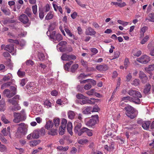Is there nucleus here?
Masks as SVG:
<instances>
[{
	"label": "nucleus",
	"mask_w": 154,
	"mask_h": 154,
	"mask_svg": "<svg viewBox=\"0 0 154 154\" xmlns=\"http://www.w3.org/2000/svg\"><path fill=\"white\" fill-rule=\"evenodd\" d=\"M54 124L56 127H57L60 124V120L59 119H55L54 120Z\"/></svg>",
	"instance_id": "nucleus-41"
},
{
	"label": "nucleus",
	"mask_w": 154,
	"mask_h": 154,
	"mask_svg": "<svg viewBox=\"0 0 154 154\" xmlns=\"http://www.w3.org/2000/svg\"><path fill=\"white\" fill-rule=\"evenodd\" d=\"M65 31L66 33L67 34L69 35L70 37H72L73 34L68 29L65 28Z\"/></svg>",
	"instance_id": "nucleus-54"
},
{
	"label": "nucleus",
	"mask_w": 154,
	"mask_h": 154,
	"mask_svg": "<svg viewBox=\"0 0 154 154\" xmlns=\"http://www.w3.org/2000/svg\"><path fill=\"white\" fill-rule=\"evenodd\" d=\"M17 74L19 77L22 78L25 76V73L24 71H22L20 69L18 70Z\"/></svg>",
	"instance_id": "nucleus-30"
},
{
	"label": "nucleus",
	"mask_w": 154,
	"mask_h": 154,
	"mask_svg": "<svg viewBox=\"0 0 154 154\" xmlns=\"http://www.w3.org/2000/svg\"><path fill=\"white\" fill-rule=\"evenodd\" d=\"M47 34L48 36L50 37V38L51 40L53 41H57L59 42L63 39V37L61 35L58 33L56 34V32L55 31H52L51 32L48 31L47 32Z\"/></svg>",
	"instance_id": "nucleus-1"
},
{
	"label": "nucleus",
	"mask_w": 154,
	"mask_h": 154,
	"mask_svg": "<svg viewBox=\"0 0 154 154\" xmlns=\"http://www.w3.org/2000/svg\"><path fill=\"white\" fill-rule=\"evenodd\" d=\"M82 131H85L87 134L89 136H91L92 135V133L91 131L86 128H82Z\"/></svg>",
	"instance_id": "nucleus-27"
},
{
	"label": "nucleus",
	"mask_w": 154,
	"mask_h": 154,
	"mask_svg": "<svg viewBox=\"0 0 154 154\" xmlns=\"http://www.w3.org/2000/svg\"><path fill=\"white\" fill-rule=\"evenodd\" d=\"M32 11L33 14H36L37 12V6L35 5L32 6Z\"/></svg>",
	"instance_id": "nucleus-56"
},
{
	"label": "nucleus",
	"mask_w": 154,
	"mask_h": 154,
	"mask_svg": "<svg viewBox=\"0 0 154 154\" xmlns=\"http://www.w3.org/2000/svg\"><path fill=\"white\" fill-rule=\"evenodd\" d=\"M61 59L63 60L69 61V55L64 54L61 56Z\"/></svg>",
	"instance_id": "nucleus-33"
},
{
	"label": "nucleus",
	"mask_w": 154,
	"mask_h": 154,
	"mask_svg": "<svg viewBox=\"0 0 154 154\" xmlns=\"http://www.w3.org/2000/svg\"><path fill=\"white\" fill-rule=\"evenodd\" d=\"M151 88V85L149 83H147L144 87L143 93L146 95L149 94L150 93Z\"/></svg>",
	"instance_id": "nucleus-12"
},
{
	"label": "nucleus",
	"mask_w": 154,
	"mask_h": 154,
	"mask_svg": "<svg viewBox=\"0 0 154 154\" xmlns=\"http://www.w3.org/2000/svg\"><path fill=\"white\" fill-rule=\"evenodd\" d=\"M26 82L27 80L26 79H23L21 81L20 85H21V86H23L25 85Z\"/></svg>",
	"instance_id": "nucleus-62"
},
{
	"label": "nucleus",
	"mask_w": 154,
	"mask_h": 154,
	"mask_svg": "<svg viewBox=\"0 0 154 154\" xmlns=\"http://www.w3.org/2000/svg\"><path fill=\"white\" fill-rule=\"evenodd\" d=\"M89 75V74L85 75L84 73L81 74L78 77L79 79H82L85 78L86 77L88 76Z\"/></svg>",
	"instance_id": "nucleus-47"
},
{
	"label": "nucleus",
	"mask_w": 154,
	"mask_h": 154,
	"mask_svg": "<svg viewBox=\"0 0 154 154\" xmlns=\"http://www.w3.org/2000/svg\"><path fill=\"white\" fill-rule=\"evenodd\" d=\"M44 9L45 12L49 11L50 9V6L48 4H46L45 7Z\"/></svg>",
	"instance_id": "nucleus-64"
},
{
	"label": "nucleus",
	"mask_w": 154,
	"mask_h": 154,
	"mask_svg": "<svg viewBox=\"0 0 154 154\" xmlns=\"http://www.w3.org/2000/svg\"><path fill=\"white\" fill-rule=\"evenodd\" d=\"M38 57L40 60H43L45 58V56L44 54L40 52L38 53Z\"/></svg>",
	"instance_id": "nucleus-44"
},
{
	"label": "nucleus",
	"mask_w": 154,
	"mask_h": 154,
	"mask_svg": "<svg viewBox=\"0 0 154 154\" xmlns=\"http://www.w3.org/2000/svg\"><path fill=\"white\" fill-rule=\"evenodd\" d=\"M26 65L27 66H31L33 65L34 63L31 60H27L26 61Z\"/></svg>",
	"instance_id": "nucleus-55"
},
{
	"label": "nucleus",
	"mask_w": 154,
	"mask_h": 154,
	"mask_svg": "<svg viewBox=\"0 0 154 154\" xmlns=\"http://www.w3.org/2000/svg\"><path fill=\"white\" fill-rule=\"evenodd\" d=\"M140 81L138 79H135L132 81L131 84L135 86H137L140 84Z\"/></svg>",
	"instance_id": "nucleus-42"
},
{
	"label": "nucleus",
	"mask_w": 154,
	"mask_h": 154,
	"mask_svg": "<svg viewBox=\"0 0 154 154\" xmlns=\"http://www.w3.org/2000/svg\"><path fill=\"white\" fill-rule=\"evenodd\" d=\"M129 64V60L128 58L125 59L124 62V65L125 69H126Z\"/></svg>",
	"instance_id": "nucleus-48"
},
{
	"label": "nucleus",
	"mask_w": 154,
	"mask_h": 154,
	"mask_svg": "<svg viewBox=\"0 0 154 154\" xmlns=\"http://www.w3.org/2000/svg\"><path fill=\"white\" fill-rule=\"evenodd\" d=\"M149 39V36L148 35L146 36L141 41L140 43L142 45L144 44L146 42H147Z\"/></svg>",
	"instance_id": "nucleus-45"
},
{
	"label": "nucleus",
	"mask_w": 154,
	"mask_h": 154,
	"mask_svg": "<svg viewBox=\"0 0 154 154\" xmlns=\"http://www.w3.org/2000/svg\"><path fill=\"white\" fill-rule=\"evenodd\" d=\"M108 67L106 64L97 65L96 66V69L100 71H105L108 69Z\"/></svg>",
	"instance_id": "nucleus-13"
},
{
	"label": "nucleus",
	"mask_w": 154,
	"mask_h": 154,
	"mask_svg": "<svg viewBox=\"0 0 154 154\" xmlns=\"http://www.w3.org/2000/svg\"><path fill=\"white\" fill-rule=\"evenodd\" d=\"M19 20L23 24H26L25 26L26 27L29 26L30 24V22L28 17L24 14H23L19 16Z\"/></svg>",
	"instance_id": "nucleus-4"
},
{
	"label": "nucleus",
	"mask_w": 154,
	"mask_h": 154,
	"mask_svg": "<svg viewBox=\"0 0 154 154\" xmlns=\"http://www.w3.org/2000/svg\"><path fill=\"white\" fill-rule=\"evenodd\" d=\"M94 91V89H92L89 91H87L86 92V93L89 96H91L93 94Z\"/></svg>",
	"instance_id": "nucleus-53"
},
{
	"label": "nucleus",
	"mask_w": 154,
	"mask_h": 154,
	"mask_svg": "<svg viewBox=\"0 0 154 154\" xmlns=\"http://www.w3.org/2000/svg\"><path fill=\"white\" fill-rule=\"evenodd\" d=\"M44 105L45 107H46L47 108H49L51 106V103L48 100H46L45 101Z\"/></svg>",
	"instance_id": "nucleus-29"
},
{
	"label": "nucleus",
	"mask_w": 154,
	"mask_h": 154,
	"mask_svg": "<svg viewBox=\"0 0 154 154\" xmlns=\"http://www.w3.org/2000/svg\"><path fill=\"white\" fill-rule=\"evenodd\" d=\"M1 10L5 15H9L11 14L10 11L8 8H2Z\"/></svg>",
	"instance_id": "nucleus-32"
},
{
	"label": "nucleus",
	"mask_w": 154,
	"mask_h": 154,
	"mask_svg": "<svg viewBox=\"0 0 154 154\" xmlns=\"http://www.w3.org/2000/svg\"><path fill=\"white\" fill-rule=\"evenodd\" d=\"M91 87V84H89L85 85L84 86V88L85 90H88L90 89Z\"/></svg>",
	"instance_id": "nucleus-59"
},
{
	"label": "nucleus",
	"mask_w": 154,
	"mask_h": 154,
	"mask_svg": "<svg viewBox=\"0 0 154 154\" xmlns=\"http://www.w3.org/2000/svg\"><path fill=\"white\" fill-rule=\"evenodd\" d=\"M149 19L148 20L149 21L154 22V13H152L149 14Z\"/></svg>",
	"instance_id": "nucleus-38"
},
{
	"label": "nucleus",
	"mask_w": 154,
	"mask_h": 154,
	"mask_svg": "<svg viewBox=\"0 0 154 154\" xmlns=\"http://www.w3.org/2000/svg\"><path fill=\"white\" fill-rule=\"evenodd\" d=\"M72 128V123L70 122H68L67 125V129L68 132L71 135L73 134Z\"/></svg>",
	"instance_id": "nucleus-18"
},
{
	"label": "nucleus",
	"mask_w": 154,
	"mask_h": 154,
	"mask_svg": "<svg viewBox=\"0 0 154 154\" xmlns=\"http://www.w3.org/2000/svg\"><path fill=\"white\" fill-rule=\"evenodd\" d=\"M76 98L79 99L83 100L84 99H86L88 98V97L83 95L82 94H78L76 95Z\"/></svg>",
	"instance_id": "nucleus-34"
},
{
	"label": "nucleus",
	"mask_w": 154,
	"mask_h": 154,
	"mask_svg": "<svg viewBox=\"0 0 154 154\" xmlns=\"http://www.w3.org/2000/svg\"><path fill=\"white\" fill-rule=\"evenodd\" d=\"M53 125V123L51 120H49L47 122L46 124L45 125V128L47 129H49L51 128Z\"/></svg>",
	"instance_id": "nucleus-26"
},
{
	"label": "nucleus",
	"mask_w": 154,
	"mask_h": 154,
	"mask_svg": "<svg viewBox=\"0 0 154 154\" xmlns=\"http://www.w3.org/2000/svg\"><path fill=\"white\" fill-rule=\"evenodd\" d=\"M146 75L145 73L143 72L140 71L139 73V77L140 79H141L144 77L146 76Z\"/></svg>",
	"instance_id": "nucleus-61"
},
{
	"label": "nucleus",
	"mask_w": 154,
	"mask_h": 154,
	"mask_svg": "<svg viewBox=\"0 0 154 154\" xmlns=\"http://www.w3.org/2000/svg\"><path fill=\"white\" fill-rule=\"evenodd\" d=\"M73 61H70L69 62L66 64L64 66L65 69L66 70H68L69 68L70 65L73 63Z\"/></svg>",
	"instance_id": "nucleus-40"
},
{
	"label": "nucleus",
	"mask_w": 154,
	"mask_h": 154,
	"mask_svg": "<svg viewBox=\"0 0 154 154\" xmlns=\"http://www.w3.org/2000/svg\"><path fill=\"white\" fill-rule=\"evenodd\" d=\"M19 112H14L13 114V116L14 117V119L13 121L15 123H18L20 122L23 121L20 116Z\"/></svg>",
	"instance_id": "nucleus-10"
},
{
	"label": "nucleus",
	"mask_w": 154,
	"mask_h": 154,
	"mask_svg": "<svg viewBox=\"0 0 154 154\" xmlns=\"http://www.w3.org/2000/svg\"><path fill=\"white\" fill-rule=\"evenodd\" d=\"M142 54V52L141 51L139 50L137 51L136 53H134L133 54V55L134 56L139 57Z\"/></svg>",
	"instance_id": "nucleus-63"
},
{
	"label": "nucleus",
	"mask_w": 154,
	"mask_h": 154,
	"mask_svg": "<svg viewBox=\"0 0 154 154\" xmlns=\"http://www.w3.org/2000/svg\"><path fill=\"white\" fill-rule=\"evenodd\" d=\"M100 110L99 108L98 107V106H94L93 109L91 108V112H97Z\"/></svg>",
	"instance_id": "nucleus-52"
},
{
	"label": "nucleus",
	"mask_w": 154,
	"mask_h": 154,
	"mask_svg": "<svg viewBox=\"0 0 154 154\" xmlns=\"http://www.w3.org/2000/svg\"><path fill=\"white\" fill-rule=\"evenodd\" d=\"M38 143V141L35 140L33 141L30 142L29 145L31 146H34L37 145Z\"/></svg>",
	"instance_id": "nucleus-50"
},
{
	"label": "nucleus",
	"mask_w": 154,
	"mask_h": 154,
	"mask_svg": "<svg viewBox=\"0 0 154 154\" xmlns=\"http://www.w3.org/2000/svg\"><path fill=\"white\" fill-rule=\"evenodd\" d=\"M88 119L85 120V124L88 126L92 127L98 121V115H96L92 116V119L89 121H87Z\"/></svg>",
	"instance_id": "nucleus-3"
},
{
	"label": "nucleus",
	"mask_w": 154,
	"mask_h": 154,
	"mask_svg": "<svg viewBox=\"0 0 154 154\" xmlns=\"http://www.w3.org/2000/svg\"><path fill=\"white\" fill-rule=\"evenodd\" d=\"M1 47L2 49H4L10 53L13 51L14 49V45L12 44L6 45L3 44L1 45Z\"/></svg>",
	"instance_id": "nucleus-9"
},
{
	"label": "nucleus",
	"mask_w": 154,
	"mask_h": 154,
	"mask_svg": "<svg viewBox=\"0 0 154 154\" xmlns=\"http://www.w3.org/2000/svg\"><path fill=\"white\" fill-rule=\"evenodd\" d=\"M75 132H78L80 130V129L82 127V124L80 123H79L76 122H75Z\"/></svg>",
	"instance_id": "nucleus-21"
},
{
	"label": "nucleus",
	"mask_w": 154,
	"mask_h": 154,
	"mask_svg": "<svg viewBox=\"0 0 154 154\" xmlns=\"http://www.w3.org/2000/svg\"><path fill=\"white\" fill-rule=\"evenodd\" d=\"M147 29L148 27L146 26H143L141 28L140 32L141 37H142L143 36L144 33Z\"/></svg>",
	"instance_id": "nucleus-25"
},
{
	"label": "nucleus",
	"mask_w": 154,
	"mask_h": 154,
	"mask_svg": "<svg viewBox=\"0 0 154 154\" xmlns=\"http://www.w3.org/2000/svg\"><path fill=\"white\" fill-rule=\"evenodd\" d=\"M48 134L52 136L57 134V130L56 129H51L48 131Z\"/></svg>",
	"instance_id": "nucleus-36"
},
{
	"label": "nucleus",
	"mask_w": 154,
	"mask_h": 154,
	"mask_svg": "<svg viewBox=\"0 0 154 154\" xmlns=\"http://www.w3.org/2000/svg\"><path fill=\"white\" fill-rule=\"evenodd\" d=\"M36 111L38 114H41L43 112V110L42 109V107L38 105L37 106L36 109Z\"/></svg>",
	"instance_id": "nucleus-28"
},
{
	"label": "nucleus",
	"mask_w": 154,
	"mask_h": 154,
	"mask_svg": "<svg viewBox=\"0 0 154 154\" xmlns=\"http://www.w3.org/2000/svg\"><path fill=\"white\" fill-rule=\"evenodd\" d=\"M39 131V134H40L41 135L43 136L45 134V130L43 128H41V129L40 131Z\"/></svg>",
	"instance_id": "nucleus-58"
},
{
	"label": "nucleus",
	"mask_w": 154,
	"mask_h": 154,
	"mask_svg": "<svg viewBox=\"0 0 154 154\" xmlns=\"http://www.w3.org/2000/svg\"><path fill=\"white\" fill-rule=\"evenodd\" d=\"M120 55V53L118 51H116L115 52L114 55L113 59L118 58Z\"/></svg>",
	"instance_id": "nucleus-60"
},
{
	"label": "nucleus",
	"mask_w": 154,
	"mask_h": 154,
	"mask_svg": "<svg viewBox=\"0 0 154 154\" xmlns=\"http://www.w3.org/2000/svg\"><path fill=\"white\" fill-rule=\"evenodd\" d=\"M24 13L26 14L28 17H30L32 14L31 12L30 9L29 8H26V10L24 12Z\"/></svg>",
	"instance_id": "nucleus-39"
},
{
	"label": "nucleus",
	"mask_w": 154,
	"mask_h": 154,
	"mask_svg": "<svg viewBox=\"0 0 154 154\" xmlns=\"http://www.w3.org/2000/svg\"><path fill=\"white\" fill-rule=\"evenodd\" d=\"M137 60L140 63L142 64H146L150 60V57L146 55H144L138 58Z\"/></svg>",
	"instance_id": "nucleus-8"
},
{
	"label": "nucleus",
	"mask_w": 154,
	"mask_h": 154,
	"mask_svg": "<svg viewBox=\"0 0 154 154\" xmlns=\"http://www.w3.org/2000/svg\"><path fill=\"white\" fill-rule=\"evenodd\" d=\"M111 5H117L120 8L123 7L126 5V3L125 2L120 3L117 2H112L111 3Z\"/></svg>",
	"instance_id": "nucleus-19"
},
{
	"label": "nucleus",
	"mask_w": 154,
	"mask_h": 154,
	"mask_svg": "<svg viewBox=\"0 0 154 154\" xmlns=\"http://www.w3.org/2000/svg\"><path fill=\"white\" fill-rule=\"evenodd\" d=\"M53 17V14L52 12L48 13L45 17V20H48L52 19Z\"/></svg>",
	"instance_id": "nucleus-31"
},
{
	"label": "nucleus",
	"mask_w": 154,
	"mask_h": 154,
	"mask_svg": "<svg viewBox=\"0 0 154 154\" xmlns=\"http://www.w3.org/2000/svg\"><path fill=\"white\" fill-rule=\"evenodd\" d=\"M90 50L92 53H93V55H94L97 54L98 52V50L95 48H91Z\"/></svg>",
	"instance_id": "nucleus-51"
},
{
	"label": "nucleus",
	"mask_w": 154,
	"mask_h": 154,
	"mask_svg": "<svg viewBox=\"0 0 154 154\" xmlns=\"http://www.w3.org/2000/svg\"><path fill=\"white\" fill-rule=\"evenodd\" d=\"M128 93L130 96H132L131 98H133L135 99H140L139 98H141L142 95L140 93L132 89L130 90L128 92Z\"/></svg>",
	"instance_id": "nucleus-5"
},
{
	"label": "nucleus",
	"mask_w": 154,
	"mask_h": 154,
	"mask_svg": "<svg viewBox=\"0 0 154 154\" xmlns=\"http://www.w3.org/2000/svg\"><path fill=\"white\" fill-rule=\"evenodd\" d=\"M4 95L8 98H10L15 94V93L12 92L11 91L8 89H6L4 90L3 92Z\"/></svg>",
	"instance_id": "nucleus-11"
},
{
	"label": "nucleus",
	"mask_w": 154,
	"mask_h": 154,
	"mask_svg": "<svg viewBox=\"0 0 154 154\" xmlns=\"http://www.w3.org/2000/svg\"><path fill=\"white\" fill-rule=\"evenodd\" d=\"M145 70L148 73H149L151 71L154 70V64L149 65L148 67L145 68Z\"/></svg>",
	"instance_id": "nucleus-22"
},
{
	"label": "nucleus",
	"mask_w": 154,
	"mask_h": 154,
	"mask_svg": "<svg viewBox=\"0 0 154 154\" xmlns=\"http://www.w3.org/2000/svg\"><path fill=\"white\" fill-rule=\"evenodd\" d=\"M67 120L65 119H63L62 120L61 125L60 126L64 128H66V124L67 123Z\"/></svg>",
	"instance_id": "nucleus-43"
},
{
	"label": "nucleus",
	"mask_w": 154,
	"mask_h": 154,
	"mask_svg": "<svg viewBox=\"0 0 154 154\" xmlns=\"http://www.w3.org/2000/svg\"><path fill=\"white\" fill-rule=\"evenodd\" d=\"M78 142L80 144L83 145L88 142V140L85 138L82 139H80L78 140Z\"/></svg>",
	"instance_id": "nucleus-35"
},
{
	"label": "nucleus",
	"mask_w": 154,
	"mask_h": 154,
	"mask_svg": "<svg viewBox=\"0 0 154 154\" xmlns=\"http://www.w3.org/2000/svg\"><path fill=\"white\" fill-rule=\"evenodd\" d=\"M19 126L17 129V132L18 133L25 134L27 131V126L24 123H21L18 125Z\"/></svg>",
	"instance_id": "nucleus-6"
},
{
	"label": "nucleus",
	"mask_w": 154,
	"mask_h": 154,
	"mask_svg": "<svg viewBox=\"0 0 154 154\" xmlns=\"http://www.w3.org/2000/svg\"><path fill=\"white\" fill-rule=\"evenodd\" d=\"M8 101L9 103L12 104L13 105H15L16 104H17L18 103L17 100H14L13 98L8 99Z\"/></svg>",
	"instance_id": "nucleus-37"
},
{
	"label": "nucleus",
	"mask_w": 154,
	"mask_h": 154,
	"mask_svg": "<svg viewBox=\"0 0 154 154\" xmlns=\"http://www.w3.org/2000/svg\"><path fill=\"white\" fill-rule=\"evenodd\" d=\"M66 128H64L60 126L59 128V133L61 135H63L64 134L65 129Z\"/></svg>",
	"instance_id": "nucleus-49"
},
{
	"label": "nucleus",
	"mask_w": 154,
	"mask_h": 154,
	"mask_svg": "<svg viewBox=\"0 0 154 154\" xmlns=\"http://www.w3.org/2000/svg\"><path fill=\"white\" fill-rule=\"evenodd\" d=\"M132 78V75L131 73H129L128 74L126 77V81L127 82H129Z\"/></svg>",
	"instance_id": "nucleus-57"
},
{
	"label": "nucleus",
	"mask_w": 154,
	"mask_h": 154,
	"mask_svg": "<svg viewBox=\"0 0 154 154\" xmlns=\"http://www.w3.org/2000/svg\"><path fill=\"white\" fill-rule=\"evenodd\" d=\"M5 100L2 99L0 100V111H3L5 109Z\"/></svg>",
	"instance_id": "nucleus-16"
},
{
	"label": "nucleus",
	"mask_w": 154,
	"mask_h": 154,
	"mask_svg": "<svg viewBox=\"0 0 154 154\" xmlns=\"http://www.w3.org/2000/svg\"><path fill=\"white\" fill-rule=\"evenodd\" d=\"M82 113L85 114H90L91 112V107L90 106L84 107L82 108Z\"/></svg>",
	"instance_id": "nucleus-14"
},
{
	"label": "nucleus",
	"mask_w": 154,
	"mask_h": 154,
	"mask_svg": "<svg viewBox=\"0 0 154 154\" xmlns=\"http://www.w3.org/2000/svg\"><path fill=\"white\" fill-rule=\"evenodd\" d=\"M85 33L87 35H92L96 34V32L91 27H89L86 29Z\"/></svg>",
	"instance_id": "nucleus-15"
},
{
	"label": "nucleus",
	"mask_w": 154,
	"mask_h": 154,
	"mask_svg": "<svg viewBox=\"0 0 154 154\" xmlns=\"http://www.w3.org/2000/svg\"><path fill=\"white\" fill-rule=\"evenodd\" d=\"M32 134V138L34 139L38 138L39 137V132L37 130H34Z\"/></svg>",
	"instance_id": "nucleus-20"
},
{
	"label": "nucleus",
	"mask_w": 154,
	"mask_h": 154,
	"mask_svg": "<svg viewBox=\"0 0 154 154\" xmlns=\"http://www.w3.org/2000/svg\"><path fill=\"white\" fill-rule=\"evenodd\" d=\"M126 115L131 119H134L136 116L134 114L135 112L134 109L130 105H128L124 108Z\"/></svg>",
	"instance_id": "nucleus-2"
},
{
	"label": "nucleus",
	"mask_w": 154,
	"mask_h": 154,
	"mask_svg": "<svg viewBox=\"0 0 154 154\" xmlns=\"http://www.w3.org/2000/svg\"><path fill=\"white\" fill-rule=\"evenodd\" d=\"M67 114L69 119H72L74 118L75 115L74 112L71 110L68 112Z\"/></svg>",
	"instance_id": "nucleus-23"
},
{
	"label": "nucleus",
	"mask_w": 154,
	"mask_h": 154,
	"mask_svg": "<svg viewBox=\"0 0 154 154\" xmlns=\"http://www.w3.org/2000/svg\"><path fill=\"white\" fill-rule=\"evenodd\" d=\"M128 100L131 102H133L136 104H140L142 101V100L140 99H135L134 98H131V97L130 96L124 97L122 98V101H124L125 102H127Z\"/></svg>",
	"instance_id": "nucleus-7"
},
{
	"label": "nucleus",
	"mask_w": 154,
	"mask_h": 154,
	"mask_svg": "<svg viewBox=\"0 0 154 154\" xmlns=\"http://www.w3.org/2000/svg\"><path fill=\"white\" fill-rule=\"evenodd\" d=\"M19 113L20 114V116L23 121H25L26 118V115L25 113V110L24 109H22L20 112H19Z\"/></svg>",
	"instance_id": "nucleus-17"
},
{
	"label": "nucleus",
	"mask_w": 154,
	"mask_h": 154,
	"mask_svg": "<svg viewBox=\"0 0 154 154\" xmlns=\"http://www.w3.org/2000/svg\"><path fill=\"white\" fill-rule=\"evenodd\" d=\"M79 65L77 64L73 65L71 68V71L72 72H74L78 68Z\"/></svg>",
	"instance_id": "nucleus-46"
},
{
	"label": "nucleus",
	"mask_w": 154,
	"mask_h": 154,
	"mask_svg": "<svg viewBox=\"0 0 154 154\" xmlns=\"http://www.w3.org/2000/svg\"><path fill=\"white\" fill-rule=\"evenodd\" d=\"M150 124V122L149 121L145 122L142 124V127L145 130L148 129Z\"/></svg>",
	"instance_id": "nucleus-24"
}]
</instances>
